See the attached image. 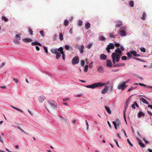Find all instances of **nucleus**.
Returning <instances> with one entry per match:
<instances>
[{"instance_id": "f257e3e1", "label": "nucleus", "mask_w": 152, "mask_h": 152, "mask_svg": "<svg viewBox=\"0 0 152 152\" xmlns=\"http://www.w3.org/2000/svg\"><path fill=\"white\" fill-rule=\"evenodd\" d=\"M106 84V83H102V82H97L93 83L91 85L87 86H84L88 88L95 89L99 87H101L105 86Z\"/></svg>"}, {"instance_id": "f03ea898", "label": "nucleus", "mask_w": 152, "mask_h": 152, "mask_svg": "<svg viewBox=\"0 0 152 152\" xmlns=\"http://www.w3.org/2000/svg\"><path fill=\"white\" fill-rule=\"evenodd\" d=\"M128 86V85H125L123 82L120 83L118 84L117 88L118 89L122 91L124 90Z\"/></svg>"}, {"instance_id": "7ed1b4c3", "label": "nucleus", "mask_w": 152, "mask_h": 152, "mask_svg": "<svg viewBox=\"0 0 152 152\" xmlns=\"http://www.w3.org/2000/svg\"><path fill=\"white\" fill-rule=\"evenodd\" d=\"M48 102L53 108L56 109L57 108V104L55 101L53 100L48 101Z\"/></svg>"}, {"instance_id": "20e7f679", "label": "nucleus", "mask_w": 152, "mask_h": 152, "mask_svg": "<svg viewBox=\"0 0 152 152\" xmlns=\"http://www.w3.org/2000/svg\"><path fill=\"white\" fill-rule=\"evenodd\" d=\"M115 48L114 44L112 43H110L107 45V47L106 48V50L108 53H110V49H113Z\"/></svg>"}, {"instance_id": "39448f33", "label": "nucleus", "mask_w": 152, "mask_h": 152, "mask_svg": "<svg viewBox=\"0 0 152 152\" xmlns=\"http://www.w3.org/2000/svg\"><path fill=\"white\" fill-rule=\"evenodd\" d=\"M79 57L77 56L74 57L72 61V63L73 64H78L79 62Z\"/></svg>"}, {"instance_id": "423d86ee", "label": "nucleus", "mask_w": 152, "mask_h": 152, "mask_svg": "<svg viewBox=\"0 0 152 152\" xmlns=\"http://www.w3.org/2000/svg\"><path fill=\"white\" fill-rule=\"evenodd\" d=\"M115 55H116V53H113L111 55V57L113 59V62L114 64H115L116 61L115 58Z\"/></svg>"}, {"instance_id": "0eeeda50", "label": "nucleus", "mask_w": 152, "mask_h": 152, "mask_svg": "<svg viewBox=\"0 0 152 152\" xmlns=\"http://www.w3.org/2000/svg\"><path fill=\"white\" fill-rule=\"evenodd\" d=\"M108 87L107 86H105L104 88L101 91V93L102 94H104L106 93L108 91Z\"/></svg>"}, {"instance_id": "6e6552de", "label": "nucleus", "mask_w": 152, "mask_h": 152, "mask_svg": "<svg viewBox=\"0 0 152 152\" xmlns=\"http://www.w3.org/2000/svg\"><path fill=\"white\" fill-rule=\"evenodd\" d=\"M100 58L101 60H106L107 59V56L103 54H102L100 55Z\"/></svg>"}, {"instance_id": "1a4fd4ad", "label": "nucleus", "mask_w": 152, "mask_h": 152, "mask_svg": "<svg viewBox=\"0 0 152 152\" xmlns=\"http://www.w3.org/2000/svg\"><path fill=\"white\" fill-rule=\"evenodd\" d=\"M137 115L138 118H140L142 116L144 117L145 115V114L142 112L140 111L138 113Z\"/></svg>"}, {"instance_id": "9d476101", "label": "nucleus", "mask_w": 152, "mask_h": 152, "mask_svg": "<svg viewBox=\"0 0 152 152\" xmlns=\"http://www.w3.org/2000/svg\"><path fill=\"white\" fill-rule=\"evenodd\" d=\"M23 42L27 43L31 42L32 41V40L31 39L27 38L23 39Z\"/></svg>"}, {"instance_id": "9b49d317", "label": "nucleus", "mask_w": 152, "mask_h": 152, "mask_svg": "<svg viewBox=\"0 0 152 152\" xmlns=\"http://www.w3.org/2000/svg\"><path fill=\"white\" fill-rule=\"evenodd\" d=\"M106 65L107 66H112V62L111 61L108 60L106 61Z\"/></svg>"}, {"instance_id": "f8f14e48", "label": "nucleus", "mask_w": 152, "mask_h": 152, "mask_svg": "<svg viewBox=\"0 0 152 152\" xmlns=\"http://www.w3.org/2000/svg\"><path fill=\"white\" fill-rule=\"evenodd\" d=\"M119 34L121 36H123L126 35V33L125 31L122 30L120 31Z\"/></svg>"}, {"instance_id": "ddd939ff", "label": "nucleus", "mask_w": 152, "mask_h": 152, "mask_svg": "<svg viewBox=\"0 0 152 152\" xmlns=\"http://www.w3.org/2000/svg\"><path fill=\"white\" fill-rule=\"evenodd\" d=\"M45 96H42L39 97V100L40 102H42L45 99Z\"/></svg>"}, {"instance_id": "4468645a", "label": "nucleus", "mask_w": 152, "mask_h": 152, "mask_svg": "<svg viewBox=\"0 0 152 152\" xmlns=\"http://www.w3.org/2000/svg\"><path fill=\"white\" fill-rule=\"evenodd\" d=\"M31 45L32 46H35L36 45H38L39 46H42V45L39 42H32Z\"/></svg>"}, {"instance_id": "2eb2a0df", "label": "nucleus", "mask_w": 152, "mask_h": 152, "mask_svg": "<svg viewBox=\"0 0 152 152\" xmlns=\"http://www.w3.org/2000/svg\"><path fill=\"white\" fill-rule=\"evenodd\" d=\"M140 100L143 103L145 104H147L149 105V104L148 102L146 101V100L143 98H141Z\"/></svg>"}, {"instance_id": "dca6fc26", "label": "nucleus", "mask_w": 152, "mask_h": 152, "mask_svg": "<svg viewBox=\"0 0 152 152\" xmlns=\"http://www.w3.org/2000/svg\"><path fill=\"white\" fill-rule=\"evenodd\" d=\"M138 140H139V145L142 148L144 147L145 146L144 144L142 142L140 139H138Z\"/></svg>"}, {"instance_id": "f3484780", "label": "nucleus", "mask_w": 152, "mask_h": 152, "mask_svg": "<svg viewBox=\"0 0 152 152\" xmlns=\"http://www.w3.org/2000/svg\"><path fill=\"white\" fill-rule=\"evenodd\" d=\"M138 84L140 86H144V87H147L148 88H151L152 89V86H147L146 85L144 84L140 83H139Z\"/></svg>"}, {"instance_id": "a211bd4d", "label": "nucleus", "mask_w": 152, "mask_h": 152, "mask_svg": "<svg viewBox=\"0 0 152 152\" xmlns=\"http://www.w3.org/2000/svg\"><path fill=\"white\" fill-rule=\"evenodd\" d=\"M51 52L54 54H56L58 53V50L56 49H52L51 50Z\"/></svg>"}, {"instance_id": "6ab92c4d", "label": "nucleus", "mask_w": 152, "mask_h": 152, "mask_svg": "<svg viewBox=\"0 0 152 152\" xmlns=\"http://www.w3.org/2000/svg\"><path fill=\"white\" fill-rule=\"evenodd\" d=\"M104 107L107 111V112L109 113V114H111V111L110 109V108L107 106H104Z\"/></svg>"}, {"instance_id": "aec40b11", "label": "nucleus", "mask_w": 152, "mask_h": 152, "mask_svg": "<svg viewBox=\"0 0 152 152\" xmlns=\"http://www.w3.org/2000/svg\"><path fill=\"white\" fill-rule=\"evenodd\" d=\"M103 67H98V71L99 72L102 73L103 72Z\"/></svg>"}, {"instance_id": "412c9836", "label": "nucleus", "mask_w": 152, "mask_h": 152, "mask_svg": "<svg viewBox=\"0 0 152 152\" xmlns=\"http://www.w3.org/2000/svg\"><path fill=\"white\" fill-rule=\"evenodd\" d=\"M57 50H58V51L60 52V53L61 54H63L64 53L63 51V48L62 47H60Z\"/></svg>"}, {"instance_id": "4be33fe9", "label": "nucleus", "mask_w": 152, "mask_h": 152, "mask_svg": "<svg viewBox=\"0 0 152 152\" xmlns=\"http://www.w3.org/2000/svg\"><path fill=\"white\" fill-rule=\"evenodd\" d=\"M85 28L86 29H89L90 27V24L89 22H87L85 26Z\"/></svg>"}, {"instance_id": "5701e85b", "label": "nucleus", "mask_w": 152, "mask_h": 152, "mask_svg": "<svg viewBox=\"0 0 152 152\" xmlns=\"http://www.w3.org/2000/svg\"><path fill=\"white\" fill-rule=\"evenodd\" d=\"M128 104H127L126 103H125L124 105V110L123 112H126V110L128 107Z\"/></svg>"}, {"instance_id": "b1692460", "label": "nucleus", "mask_w": 152, "mask_h": 152, "mask_svg": "<svg viewBox=\"0 0 152 152\" xmlns=\"http://www.w3.org/2000/svg\"><path fill=\"white\" fill-rule=\"evenodd\" d=\"M84 48V46L83 45L81 46V47L79 48L80 51L81 53H83Z\"/></svg>"}, {"instance_id": "393cba45", "label": "nucleus", "mask_w": 152, "mask_h": 152, "mask_svg": "<svg viewBox=\"0 0 152 152\" xmlns=\"http://www.w3.org/2000/svg\"><path fill=\"white\" fill-rule=\"evenodd\" d=\"M115 122L118 126H119L121 124L120 121L118 118H117L116 119Z\"/></svg>"}, {"instance_id": "a878e982", "label": "nucleus", "mask_w": 152, "mask_h": 152, "mask_svg": "<svg viewBox=\"0 0 152 152\" xmlns=\"http://www.w3.org/2000/svg\"><path fill=\"white\" fill-rule=\"evenodd\" d=\"M60 118H61V120L63 122H64V123H66L67 121H66V119L65 118H64L62 116Z\"/></svg>"}, {"instance_id": "bb28decb", "label": "nucleus", "mask_w": 152, "mask_h": 152, "mask_svg": "<svg viewBox=\"0 0 152 152\" xmlns=\"http://www.w3.org/2000/svg\"><path fill=\"white\" fill-rule=\"evenodd\" d=\"M146 16V13L145 12H144L143 13L142 16L141 18L142 19V20H145V19Z\"/></svg>"}, {"instance_id": "cd10ccee", "label": "nucleus", "mask_w": 152, "mask_h": 152, "mask_svg": "<svg viewBox=\"0 0 152 152\" xmlns=\"http://www.w3.org/2000/svg\"><path fill=\"white\" fill-rule=\"evenodd\" d=\"M129 5L131 7H133L134 6V2L133 1H130L129 2Z\"/></svg>"}, {"instance_id": "c85d7f7f", "label": "nucleus", "mask_w": 152, "mask_h": 152, "mask_svg": "<svg viewBox=\"0 0 152 152\" xmlns=\"http://www.w3.org/2000/svg\"><path fill=\"white\" fill-rule=\"evenodd\" d=\"M59 39L60 41H62L63 39V34L61 33H60Z\"/></svg>"}, {"instance_id": "c756f323", "label": "nucleus", "mask_w": 152, "mask_h": 152, "mask_svg": "<svg viewBox=\"0 0 152 152\" xmlns=\"http://www.w3.org/2000/svg\"><path fill=\"white\" fill-rule=\"evenodd\" d=\"M130 53L131 54H132L134 56H135L137 54L136 52L134 51H131Z\"/></svg>"}, {"instance_id": "7c9ffc66", "label": "nucleus", "mask_w": 152, "mask_h": 152, "mask_svg": "<svg viewBox=\"0 0 152 152\" xmlns=\"http://www.w3.org/2000/svg\"><path fill=\"white\" fill-rule=\"evenodd\" d=\"M61 56V55L58 52L56 53V59H58Z\"/></svg>"}, {"instance_id": "2f4dec72", "label": "nucleus", "mask_w": 152, "mask_h": 152, "mask_svg": "<svg viewBox=\"0 0 152 152\" xmlns=\"http://www.w3.org/2000/svg\"><path fill=\"white\" fill-rule=\"evenodd\" d=\"M11 106L13 109H15V110H17L19 111H20V112H21L22 113L23 112V111L22 110H20V109H19L17 108H16V107H13L12 106Z\"/></svg>"}, {"instance_id": "473e14b6", "label": "nucleus", "mask_w": 152, "mask_h": 152, "mask_svg": "<svg viewBox=\"0 0 152 152\" xmlns=\"http://www.w3.org/2000/svg\"><path fill=\"white\" fill-rule=\"evenodd\" d=\"M69 21L67 20H64V24L65 26H68V25L69 24Z\"/></svg>"}, {"instance_id": "72a5a7b5", "label": "nucleus", "mask_w": 152, "mask_h": 152, "mask_svg": "<svg viewBox=\"0 0 152 152\" xmlns=\"http://www.w3.org/2000/svg\"><path fill=\"white\" fill-rule=\"evenodd\" d=\"M122 24V23L121 22H119L116 25V26L118 28L120 27Z\"/></svg>"}, {"instance_id": "f704fd0d", "label": "nucleus", "mask_w": 152, "mask_h": 152, "mask_svg": "<svg viewBox=\"0 0 152 152\" xmlns=\"http://www.w3.org/2000/svg\"><path fill=\"white\" fill-rule=\"evenodd\" d=\"M105 38L102 36H101L99 37V39L101 41H104L105 40Z\"/></svg>"}, {"instance_id": "c9c22d12", "label": "nucleus", "mask_w": 152, "mask_h": 152, "mask_svg": "<svg viewBox=\"0 0 152 152\" xmlns=\"http://www.w3.org/2000/svg\"><path fill=\"white\" fill-rule=\"evenodd\" d=\"M137 87H131L129 88L128 90V91L129 92L131 90L135 89Z\"/></svg>"}, {"instance_id": "e433bc0d", "label": "nucleus", "mask_w": 152, "mask_h": 152, "mask_svg": "<svg viewBox=\"0 0 152 152\" xmlns=\"http://www.w3.org/2000/svg\"><path fill=\"white\" fill-rule=\"evenodd\" d=\"M109 34L110 37L111 38H115L116 37L115 35H113L112 33H110Z\"/></svg>"}, {"instance_id": "4c0bfd02", "label": "nucleus", "mask_w": 152, "mask_h": 152, "mask_svg": "<svg viewBox=\"0 0 152 152\" xmlns=\"http://www.w3.org/2000/svg\"><path fill=\"white\" fill-rule=\"evenodd\" d=\"M121 50H120L119 48H118L115 50V52L118 53Z\"/></svg>"}, {"instance_id": "58836bf2", "label": "nucleus", "mask_w": 152, "mask_h": 152, "mask_svg": "<svg viewBox=\"0 0 152 152\" xmlns=\"http://www.w3.org/2000/svg\"><path fill=\"white\" fill-rule=\"evenodd\" d=\"M127 141L128 142L130 145L131 147H133V145L132 144V143L130 142V141L129 140V139H127Z\"/></svg>"}, {"instance_id": "ea45409f", "label": "nucleus", "mask_w": 152, "mask_h": 152, "mask_svg": "<svg viewBox=\"0 0 152 152\" xmlns=\"http://www.w3.org/2000/svg\"><path fill=\"white\" fill-rule=\"evenodd\" d=\"M126 54L128 58H130L132 56L131 53L129 52L127 53Z\"/></svg>"}, {"instance_id": "a19ab883", "label": "nucleus", "mask_w": 152, "mask_h": 152, "mask_svg": "<svg viewBox=\"0 0 152 152\" xmlns=\"http://www.w3.org/2000/svg\"><path fill=\"white\" fill-rule=\"evenodd\" d=\"M121 59L125 61L127 59V57L125 56H123L121 57Z\"/></svg>"}, {"instance_id": "79ce46f5", "label": "nucleus", "mask_w": 152, "mask_h": 152, "mask_svg": "<svg viewBox=\"0 0 152 152\" xmlns=\"http://www.w3.org/2000/svg\"><path fill=\"white\" fill-rule=\"evenodd\" d=\"M39 32L42 36L43 37H44L45 36V35L44 34V31L43 30L40 31H39Z\"/></svg>"}, {"instance_id": "37998d69", "label": "nucleus", "mask_w": 152, "mask_h": 152, "mask_svg": "<svg viewBox=\"0 0 152 152\" xmlns=\"http://www.w3.org/2000/svg\"><path fill=\"white\" fill-rule=\"evenodd\" d=\"M140 49L142 52H145V49L144 48H140Z\"/></svg>"}, {"instance_id": "c03bdc74", "label": "nucleus", "mask_w": 152, "mask_h": 152, "mask_svg": "<svg viewBox=\"0 0 152 152\" xmlns=\"http://www.w3.org/2000/svg\"><path fill=\"white\" fill-rule=\"evenodd\" d=\"M85 62L83 60L81 61V65L82 66H84L85 64Z\"/></svg>"}, {"instance_id": "a18cd8bd", "label": "nucleus", "mask_w": 152, "mask_h": 152, "mask_svg": "<svg viewBox=\"0 0 152 152\" xmlns=\"http://www.w3.org/2000/svg\"><path fill=\"white\" fill-rule=\"evenodd\" d=\"M83 22L81 20H79L78 22V24L79 26H81L82 25Z\"/></svg>"}, {"instance_id": "49530a36", "label": "nucleus", "mask_w": 152, "mask_h": 152, "mask_svg": "<svg viewBox=\"0 0 152 152\" xmlns=\"http://www.w3.org/2000/svg\"><path fill=\"white\" fill-rule=\"evenodd\" d=\"M15 37L18 40H20V37L18 34H17L15 36Z\"/></svg>"}, {"instance_id": "de8ad7c7", "label": "nucleus", "mask_w": 152, "mask_h": 152, "mask_svg": "<svg viewBox=\"0 0 152 152\" xmlns=\"http://www.w3.org/2000/svg\"><path fill=\"white\" fill-rule=\"evenodd\" d=\"M28 31L29 33H30V34L31 35H33V31L30 28H29L28 29Z\"/></svg>"}, {"instance_id": "09e8293b", "label": "nucleus", "mask_w": 152, "mask_h": 152, "mask_svg": "<svg viewBox=\"0 0 152 152\" xmlns=\"http://www.w3.org/2000/svg\"><path fill=\"white\" fill-rule=\"evenodd\" d=\"M125 113L126 112H123L124 118L126 123L127 124V122L126 120V117L125 115Z\"/></svg>"}, {"instance_id": "8fccbe9b", "label": "nucleus", "mask_w": 152, "mask_h": 152, "mask_svg": "<svg viewBox=\"0 0 152 152\" xmlns=\"http://www.w3.org/2000/svg\"><path fill=\"white\" fill-rule=\"evenodd\" d=\"M125 113L126 112H123L124 118L126 123L127 124V122L126 120V117L125 115Z\"/></svg>"}, {"instance_id": "3c124183", "label": "nucleus", "mask_w": 152, "mask_h": 152, "mask_svg": "<svg viewBox=\"0 0 152 152\" xmlns=\"http://www.w3.org/2000/svg\"><path fill=\"white\" fill-rule=\"evenodd\" d=\"M121 131L122 132L124 133L125 136H126V137H127L126 134L125 132V130L124 129H121Z\"/></svg>"}, {"instance_id": "603ef678", "label": "nucleus", "mask_w": 152, "mask_h": 152, "mask_svg": "<svg viewBox=\"0 0 152 152\" xmlns=\"http://www.w3.org/2000/svg\"><path fill=\"white\" fill-rule=\"evenodd\" d=\"M85 121L86 122V124L87 126V129L88 130V127H89V125H88V122L86 120Z\"/></svg>"}, {"instance_id": "864d4df0", "label": "nucleus", "mask_w": 152, "mask_h": 152, "mask_svg": "<svg viewBox=\"0 0 152 152\" xmlns=\"http://www.w3.org/2000/svg\"><path fill=\"white\" fill-rule=\"evenodd\" d=\"M114 141L115 142L117 146L119 147V148H120V147L119 146V145L118 144V141L117 140H115V139L114 140Z\"/></svg>"}, {"instance_id": "5fc2aeb1", "label": "nucleus", "mask_w": 152, "mask_h": 152, "mask_svg": "<svg viewBox=\"0 0 152 152\" xmlns=\"http://www.w3.org/2000/svg\"><path fill=\"white\" fill-rule=\"evenodd\" d=\"M69 46L68 45H66L65 47V49L67 50H68L69 49Z\"/></svg>"}, {"instance_id": "6e6d98bb", "label": "nucleus", "mask_w": 152, "mask_h": 152, "mask_svg": "<svg viewBox=\"0 0 152 152\" xmlns=\"http://www.w3.org/2000/svg\"><path fill=\"white\" fill-rule=\"evenodd\" d=\"M2 19L4 20L5 22L7 21L8 19L6 17H2Z\"/></svg>"}, {"instance_id": "4d7b16f0", "label": "nucleus", "mask_w": 152, "mask_h": 152, "mask_svg": "<svg viewBox=\"0 0 152 152\" xmlns=\"http://www.w3.org/2000/svg\"><path fill=\"white\" fill-rule=\"evenodd\" d=\"M92 45V44H89L88 45L87 47V48L89 49H90V48H91V46Z\"/></svg>"}, {"instance_id": "13d9d810", "label": "nucleus", "mask_w": 152, "mask_h": 152, "mask_svg": "<svg viewBox=\"0 0 152 152\" xmlns=\"http://www.w3.org/2000/svg\"><path fill=\"white\" fill-rule=\"evenodd\" d=\"M121 57V56H120L118 54H117L116 53V55L115 56V58H120Z\"/></svg>"}, {"instance_id": "bf43d9fd", "label": "nucleus", "mask_w": 152, "mask_h": 152, "mask_svg": "<svg viewBox=\"0 0 152 152\" xmlns=\"http://www.w3.org/2000/svg\"><path fill=\"white\" fill-rule=\"evenodd\" d=\"M119 70L118 69H113L112 70V71L113 72H118L119 71Z\"/></svg>"}, {"instance_id": "052dcab7", "label": "nucleus", "mask_w": 152, "mask_h": 152, "mask_svg": "<svg viewBox=\"0 0 152 152\" xmlns=\"http://www.w3.org/2000/svg\"><path fill=\"white\" fill-rule=\"evenodd\" d=\"M14 43L18 45V44H19V42L17 40H15L14 41Z\"/></svg>"}, {"instance_id": "680f3d73", "label": "nucleus", "mask_w": 152, "mask_h": 152, "mask_svg": "<svg viewBox=\"0 0 152 152\" xmlns=\"http://www.w3.org/2000/svg\"><path fill=\"white\" fill-rule=\"evenodd\" d=\"M135 105L134 104V102H133V104L132 105V107L133 109H135Z\"/></svg>"}, {"instance_id": "e2e57ef3", "label": "nucleus", "mask_w": 152, "mask_h": 152, "mask_svg": "<svg viewBox=\"0 0 152 152\" xmlns=\"http://www.w3.org/2000/svg\"><path fill=\"white\" fill-rule=\"evenodd\" d=\"M44 48L45 52L47 53H48V51L47 48L45 46H44Z\"/></svg>"}, {"instance_id": "0e129e2a", "label": "nucleus", "mask_w": 152, "mask_h": 152, "mask_svg": "<svg viewBox=\"0 0 152 152\" xmlns=\"http://www.w3.org/2000/svg\"><path fill=\"white\" fill-rule=\"evenodd\" d=\"M88 67H84V72H87L88 70Z\"/></svg>"}, {"instance_id": "69168bd1", "label": "nucleus", "mask_w": 152, "mask_h": 152, "mask_svg": "<svg viewBox=\"0 0 152 152\" xmlns=\"http://www.w3.org/2000/svg\"><path fill=\"white\" fill-rule=\"evenodd\" d=\"M69 33L70 34H72V28H70L69 31Z\"/></svg>"}, {"instance_id": "338daca9", "label": "nucleus", "mask_w": 152, "mask_h": 152, "mask_svg": "<svg viewBox=\"0 0 152 152\" xmlns=\"http://www.w3.org/2000/svg\"><path fill=\"white\" fill-rule=\"evenodd\" d=\"M13 80L16 83H17L18 82V80L15 78H13Z\"/></svg>"}, {"instance_id": "774afa93", "label": "nucleus", "mask_w": 152, "mask_h": 152, "mask_svg": "<svg viewBox=\"0 0 152 152\" xmlns=\"http://www.w3.org/2000/svg\"><path fill=\"white\" fill-rule=\"evenodd\" d=\"M143 140L144 141V142H145V143L148 144L149 143V142L147 141L145 138H143Z\"/></svg>"}]
</instances>
